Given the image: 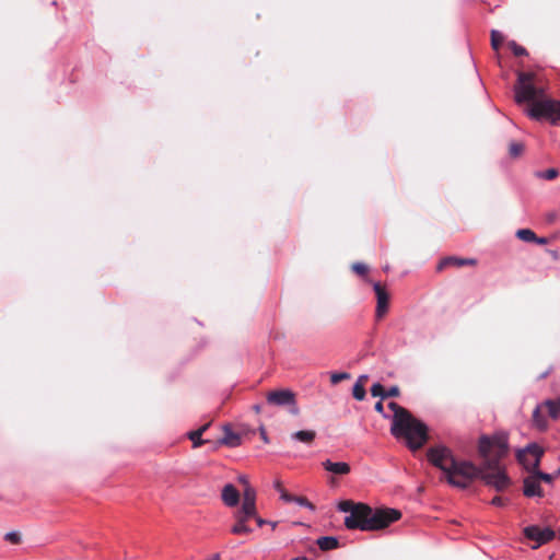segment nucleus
<instances>
[{"instance_id":"obj_17","label":"nucleus","mask_w":560,"mask_h":560,"mask_svg":"<svg viewBox=\"0 0 560 560\" xmlns=\"http://www.w3.org/2000/svg\"><path fill=\"white\" fill-rule=\"evenodd\" d=\"M475 264H476L475 259H464V258H457V257H446L443 260H441V262L438 266V269L442 270L444 267H446L448 265H453V266H456V267H462V266H465V265H475Z\"/></svg>"},{"instance_id":"obj_7","label":"nucleus","mask_w":560,"mask_h":560,"mask_svg":"<svg viewBox=\"0 0 560 560\" xmlns=\"http://www.w3.org/2000/svg\"><path fill=\"white\" fill-rule=\"evenodd\" d=\"M542 454L544 450L538 444L530 443L520 450L516 457L527 471L533 472L538 469Z\"/></svg>"},{"instance_id":"obj_30","label":"nucleus","mask_w":560,"mask_h":560,"mask_svg":"<svg viewBox=\"0 0 560 560\" xmlns=\"http://www.w3.org/2000/svg\"><path fill=\"white\" fill-rule=\"evenodd\" d=\"M371 394L373 397H382L385 398V389L382 384L375 383L371 387Z\"/></svg>"},{"instance_id":"obj_18","label":"nucleus","mask_w":560,"mask_h":560,"mask_svg":"<svg viewBox=\"0 0 560 560\" xmlns=\"http://www.w3.org/2000/svg\"><path fill=\"white\" fill-rule=\"evenodd\" d=\"M316 436V432L312 430H301L291 434V439L299 442L311 444Z\"/></svg>"},{"instance_id":"obj_28","label":"nucleus","mask_w":560,"mask_h":560,"mask_svg":"<svg viewBox=\"0 0 560 560\" xmlns=\"http://www.w3.org/2000/svg\"><path fill=\"white\" fill-rule=\"evenodd\" d=\"M4 539L10 544L18 545L21 542V535L19 532L12 530L4 535Z\"/></svg>"},{"instance_id":"obj_11","label":"nucleus","mask_w":560,"mask_h":560,"mask_svg":"<svg viewBox=\"0 0 560 560\" xmlns=\"http://www.w3.org/2000/svg\"><path fill=\"white\" fill-rule=\"evenodd\" d=\"M373 289L377 298L376 317L382 318L388 308L389 295L380 282L373 283Z\"/></svg>"},{"instance_id":"obj_42","label":"nucleus","mask_w":560,"mask_h":560,"mask_svg":"<svg viewBox=\"0 0 560 560\" xmlns=\"http://www.w3.org/2000/svg\"><path fill=\"white\" fill-rule=\"evenodd\" d=\"M238 480H240V482H242L244 485V487H246V483H249L246 476H241L238 478Z\"/></svg>"},{"instance_id":"obj_4","label":"nucleus","mask_w":560,"mask_h":560,"mask_svg":"<svg viewBox=\"0 0 560 560\" xmlns=\"http://www.w3.org/2000/svg\"><path fill=\"white\" fill-rule=\"evenodd\" d=\"M479 454L483 458L481 466L494 467L501 465V459L509 453V439L505 432H497L493 435H482L479 439Z\"/></svg>"},{"instance_id":"obj_31","label":"nucleus","mask_w":560,"mask_h":560,"mask_svg":"<svg viewBox=\"0 0 560 560\" xmlns=\"http://www.w3.org/2000/svg\"><path fill=\"white\" fill-rule=\"evenodd\" d=\"M524 150V147L522 143L513 142L510 144V154L512 156H518Z\"/></svg>"},{"instance_id":"obj_13","label":"nucleus","mask_w":560,"mask_h":560,"mask_svg":"<svg viewBox=\"0 0 560 560\" xmlns=\"http://www.w3.org/2000/svg\"><path fill=\"white\" fill-rule=\"evenodd\" d=\"M523 483H524L523 493L525 497H528V498L544 497V491L540 487V482L537 480V478H535V476L532 472L529 476L524 478Z\"/></svg>"},{"instance_id":"obj_12","label":"nucleus","mask_w":560,"mask_h":560,"mask_svg":"<svg viewBox=\"0 0 560 560\" xmlns=\"http://www.w3.org/2000/svg\"><path fill=\"white\" fill-rule=\"evenodd\" d=\"M256 490L249 483H246L243 490V501L240 510L244 511L246 514H256Z\"/></svg>"},{"instance_id":"obj_38","label":"nucleus","mask_w":560,"mask_h":560,"mask_svg":"<svg viewBox=\"0 0 560 560\" xmlns=\"http://www.w3.org/2000/svg\"><path fill=\"white\" fill-rule=\"evenodd\" d=\"M252 518L256 521V523H257V525H258L259 527H261L262 525H265V524H267V523H268V521H266V520L261 518V517L258 515V513H257V512H256V516H252Z\"/></svg>"},{"instance_id":"obj_40","label":"nucleus","mask_w":560,"mask_h":560,"mask_svg":"<svg viewBox=\"0 0 560 560\" xmlns=\"http://www.w3.org/2000/svg\"><path fill=\"white\" fill-rule=\"evenodd\" d=\"M375 410H376L377 412H380V413H382V412H383V404H382V401H377V402L375 404Z\"/></svg>"},{"instance_id":"obj_39","label":"nucleus","mask_w":560,"mask_h":560,"mask_svg":"<svg viewBox=\"0 0 560 560\" xmlns=\"http://www.w3.org/2000/svg\"><path fill=\"white\" fill-rule=\"evenodd\" d=\"M192 442L194 447L201 446L206 441L201 439V436L195 438V440H190Z\"/></svg>"},{"instance_id":"obj_24","label":"nucleus","mask_w":560,"mask_h":560,"mask_svg":"<svg viewBox=\"0 0 560 560\" xmlns=\"http://www.w3.org/2000/svg\"><path fill=\"white\" fill-rule=\"evenodd\" d=\"M504 40V36L497 30L491 31V46L494 50H498Z\"/></svg>"},{"instance_id":"obj_14","label":"nucleus","mask_w":560,"mask_h":560,"mask_svg":"<svg viewBox=\"0 0 560 560\" xmlns=\"http://www.w3.org/2000/svg\"><path fill=\"white\" fill-rule=\"evenodd\" d=\"M221 498L226 506L233 508L240 502V492L232 483H228L222 489Z\"/></svg>"},{"instance_id":"obj_23","label":"nucleus","mask_w":560,"mask_h":560,"mask_svg":"<svg viewBox=\"0 0 560 560\" xmlns=\"http://www.w3.org/2000/svg\"><path fill=\"white\" fill-rule=\"evenodd\" d=\"M516 236L524 242H534L537 240L536 234L529 229H521L516 232Z\"/></svg>"},{"instance_id":"obj_22","label":"nucleus","mask_w":560,"mask_h":560,"mask_svg":"<svg viewBox=\"0 0 560 560\" xmlns=\"http://www.w3.org/2000/svg\"><path fill=\"white\" fill-rule=\"evenodd\" d=\"M545 405L548 408V412L551 418L557 419L560 417V398L556 400H546Z\"/></svg>"},{"instance_id":"obj_27","label":"nucleus","mask_w":560,"mask_h":560,"mask_svg":"<svg viewBox=\"0 0 560 560\" xmlns=\"http://www.w3.org/2000/svg\"><path fill=\"white\" fill-rule=\"evenodd\" d=\"M532 474L535 476V478H537L539 482L545 481L546 483H552L553 481L552 475L539 471L538 469L534 470Z\"/></svg>"},{"instance_id":"obj_32","label":"nucleus","mask_w":560,"mask_h":560,"mask_svg":"<svg viewBox=\"0 0 560 560\" xmlns=\"http://www.w3.org/2000/svg\"><path fill=\"white\" fill-rule=\"evenodd\" d=\"M352 270L358 275L364 276L368 272V266L362 262H354Z\"/></svg>"},{"instance_id":"obj_41","label":"nucleus","mask_w":560,"mask_h":560,"mask_svg":"<svg viewBox=\"0 0 560 560\" xmlns=\"http://www.w3.org/2000/svg\"><path fill=\"white\" fill-rule=\"evenodd\" d=\"M368 378H369V376H368V375H365V374H364V375H361V376H359V378H358V381H357L355 383H363V384H364V382H365Z\"/></svg>"},{"instance_id":"obj_1","label":"nucleus","mask_w":560,"mask_h":560,"mask_svg":"<svg viewBox=\"0 0 560 560\" xmlns=\"http://www.w3.org/2000/svg\"><path fill=\"white\" fill-rule=\"evenodd\" d=\"M427 456L432 465L445 474L447 482L454 487L465 489L476 478H481L497 491H502L510 485V478L502 465L477 467L468 460H457L445 446L431 447Z\"/></svg>"},{"instance_id":"obj_43","label":"nucleus","mask_w":560,"mask_h":560,"mask_svg":"<svg viewBox=\"0 0 560 560\" xmlns=\"http://www.w3.org/2000/svg\"><path fill=\"white\" fill-rule=\"evenodd\" d=\"M534 242H535V243H537V244H546V243H547V240H546V238H544V237H541V238L537 237V240H536V241H534Z\"/></svg>"},{"instance_id":"obj_35","label":"nucleus","mask_w":560,"mask_h":560,"mask_svg":"<svg viewBox=\"0 0 560 560\" xmlns=\"http://www.w3.org/2000/svg\"><path fill=\"white\" fill-rule=\"evenodd\" d=\"M399 395V388L397 386H392L388 390L385 392L386 397H396Z\"/></svg>"},{"instance_id":"obj_29","label":"nucleus","mask_w":560,"mask_h":560,"mask_svg":"<svg viewBox=\"0 0 560 560\" xmlns=\"http://www.w3.org/2000/svg\"><path fill=\"white\" fill-rule=\"evenodd\" d=\"M558 174L559 173L556 168H548L544 172H539L538 177L547 179V180H551V179H555L558 176Z\"/></svg>"},{"instance_id":"obj_21","label":"nucleus","mask_w":560,"mask_h":560,"mask_svg":"<svg viewBox=\"0 0 560 560\" xmlns=\"http://www.w3.org/2000/svg\"><path fill=\"white\" fill-rule=\"evenodd\" d=\"M533 423L539 430H545L547 428V419L541 413L540 406H537L533 411Z\"/></svg>"},{"instance_id":"obj_25","label":"nucleus","mask_w":560,"mask_h":560,"mask_svg":"<svg viewBox=\"0 0 560 560\" xmlns=\"http://www.w3.org/2000/svg\"><path fill=\"white\" fill-rule=\"evenodd\" d=\"M352 395L359 401H361L365 398L366 392H365L363 383H355L353 385Z\"/></svg>"},{"instance_id":"obj_9","label":"nucleus","mask_w":560,"mask_h":560,"mask_svg":"<svg viewBox=\"0 0 560 560\" xmlns=\"http://www.w3.org/2000/svg\"><path fill=\"white\" fill-rule=\"evenodd\" d=\"M524 535L527 539L535 541L533 548L550 541L555 537V532L549 527H539L537 525H530L524 528Z\"/></svg>"},{"instance_id":"obj_6","label":"nucleus","mask_w":560,"mask_h":560,"mask_svg":"<svg viewBox=\"0 0 560 560\" xmlns=\"http://www.w3.org/2000/svg\"><path fill=\"white\" fill-rule=\"evenodd\" d=\"M534 74L529 72H521L518 73L517 83L514 86L515 92V101L521 104L524 102H529L530 105L534 102L542 101L544 98V90L537 88L533 83Z\"/></svg>"},{"instance_id":"obj_45","label":"nucleus","mask_w":560,"mask_h":560,"mask_svg":"<svg viewBox=\"0 0 560 560\" xmlns=\"http://www.w3.org/2000/svg\"><path fill=\"white\" fill-rule=\"evenodd\" d=\"M293 560H307L306 558H295Z\"/></svg>"},{"instance_id":"obj_37","label":"nucleus","mask_w":560,"mask_h":560,"mask_svg":"<svg viewBox=\"0 0 560 560\" xmlns=\"http://www.w3.org/2000/svg\"><path fill=\"white\" fill-rule=\"evenodd\" d=\"M506 500L502 497H494L491 501V503L495 506H503L505 505Z\"/></svg>"},{"instance_id":"obj_15","label":"nucleus","mask_w":560,"mask_h":560,"mask_svg":"<svg viewBox=\"0 0 560 560\" xmlns=\"http://www.w3.org/2000/svg\"><path fill=\"white\" fill-rule=\"evenodd\" d=\"M325 470L334 474V475H347L350 472V465L346 462H331L330 459H326L322 463Z\"/></svg>"},{"instance_id":"obj_34","label":"nucleus","mask_w":560,"mask_h":560,"mask_svg":"<svg viewBox=\"0 0 560 560\" xmlns=\"http://www.w3.org/2000/svg\"><path fill=\"white\" fill-rule=\"evenodd\" d=\"M513 52L516 56H523L526 54V49L522 46L516 45L515 43H512Z\"/></svg>"},{"instance_id":"obj_20","label":"nucleus","mask_w":560,"mask_h":560,"mask_svg":"<svg viewBox=\"0 0 560 560\" xmlns=\"http://www.w3.org/2000/svg\"><path fill=\"white\" fill-rule=\"evenodd\" d=\"M317 545L324 551L332 550L338 547V539L332 536H324L317 539Z\"/></svg>"},{"instance_id":"obj_3","label":"nucleus","mask_w":560,"mask_h":560,"mask_svg":"<svg viewBox=\"0 0 560 560\" xmlns=\"http://www.w3.org/2000/svg\"><path fill=\"white\" fill-rule=\"evenodd\" d=\"M388 406L394 411L392 434L396 439H404L409 448H420L428 440L427 425L396 402H389Z\"/></svg>"},{"instance_id":"obj_5","label":"nucleus","mask_w":560,"mask_h":560,"mask_svg":"<svg viewBox=\"0 0 560 560\" xmlns=\"http://www.w3.org/2000/svg\"><path fill=\"white\" fill-rule=\"evenodd\" d=\"M526 114L535 120H548L551 125L560 126V101L545 98L534 102Z\"/></svg>"},{"instance_id":"obj_2","label":"nucleus","mask_w":560,"mask_h":560,"mask_svg":"<svg viewBox=\"0 0 560 560\" xmlns=\"http://www.w3.org/2000/svg\"><path fill=\"white\" fill-rule=\"evenodd\" d=\"M338 509L341 512L350 513L345 518L347 528L364 532L383 529L401 517L400 511L396 509L385 508L373 510L366 504H353L351 501L340 502Z\"/></svg>"},{"instance_id":"obj_8","label":"nucleus","mask_w":560,"mask_h":560,"mask_svg":"<svg viewBox=\"0 0 560 560\" xmlns=\"http://www.w3.org/2000/svg\"><path fill=\"white\" fill-rule=\"evenodd\" d=\"M267 402L269 405L284 407H291L290 411L293 415L299 412L296 407L295 394L291 389H279L268 393Z\"/></svg>"},{"instance_id":"obj_26","label":"nucleus","mask_w":560,"mask_h":560,"mask_svg":"<svg viewBox=\"0 0 560 560\" xmlns=\"http://www.w3.org/2000/svg\"><path fill=\"white\" fill-rule=\"evenodd\" d=\"M350 377L351 375L347 372H332L330 374V382L332 385H336L343 380H349Z\"/></svg>"},{"instance_id":"obj_10","label":"nucleus","mask_w":560,"mask_h":560,"mask_svg":"<svg viewBox=\"0 0 560 560\" xmlns=\"http://www.w3.org/2000/svg\"><path fill=\"white\" fill-rule=\"evenodd\" d=\"M252 516L256 514L248 513L238 510L234 513L235 524L231 527V533L234 535L250 534L253 529L247 525V522L252 520Z\"/></svg>"},{"instance_id":"obj_33","label":"nucleus","mask_w":560,"mask_h":560,"mask_svg":"<svg viewBox=\"0 0 560 560\" xmlns=\"http://www.w3.org/2000/svg\"><path fill=\"white\" fill-rule=\"evenodd\" d=\"M208 427H209V423H207V424L202 425L201 428H199V429H198V430H196V431H191V432H189V433H188V438H189V440H195V438H197V436H201V435H202V433L208 429Z\"/></svg>"},{"instance_id":"obj_44","label":"nucleus","mask_w":560,"mask_h":560,"mask_svg":"<svg viewBox=\"0 0 560 560\" xmlns=\"http://www.w3.org/2000/svg\"><path fill=\"white\" fill-rule=\"evenodd\" d=\"M267 524H269V525L272 527V529H275V528H276V526H277V523H276V522H268Z\"/></svg>"},{"instance_id":"obj_16","label":"nucleus","mask_w":560,"mask_h":560,"mask_svg":"<svg viewBox=\"0 0 560 560\" xmlns=\"http://www.w3.org/2000/svg\"><path fill=\"white\" fill-rule=\"evenodd\" d=\"M242 438L240 434L233 432L231 429H224V435L220 440L221 444L228 445L230 447H236L241 445Z\"/></svg>"},{"instance_id":"obj_19","label":"nucleus","mask_w":560,"mask_h":560,"mask_svg":"<svg viewBox=\"0 0 560 560\" xmlns=\"http://www.w3.org/2000/svg\"><path fill=\"white\" fill-rule=\"evenodd\" d=\"M282 501L284 502H294L296 503L298 505L300 506H303V508H306L311 511H314L315 510V506L313 503H311L306 498L304 497H294V495H291V494H283L282 495Z\"/></svg>"},{"instance_id":"obj_36","label":"nucleus","mask_w":560,"mask_h":560,"mask_svg":"<svg viewBox=\"0 0 560 560\" xmlns=\"http://www.w3.org/2000/svg\"><path fill=\"white\" fill-rule=\"evenodd\" d=\"M275 489L279 492L280 499L282 500L283 494H289L282 487L281 481L276 480L273 483Z\"/></svg>"}]
</instances>
